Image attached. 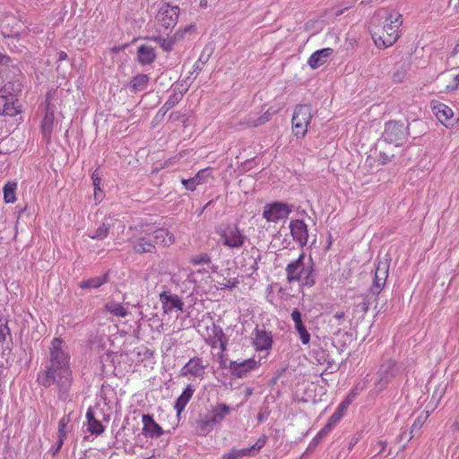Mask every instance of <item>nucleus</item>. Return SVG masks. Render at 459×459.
I'll return each mask as SVG.
<instances>
[{"instance_id": "34", "label": "nucleus", "mask_w": 459, "mask_h": 459, "mask_svg": "<svg viewBox=\"0 0 459 459\" xmlns=\"http://www.w3.org/2000/svg\"><path fill=\"white\" fill-rule=\"evenodd\" d=\"M16 189L17 183L14 181H8L4 186V200L6 204H13L16 202Z\"/></svg>"}, {"instance_id": "32", "label": "nucleus", "mask_w": 459, "mask_h": 459, "mask_svg": "<svg viewBox=\"0 0 459 459\" xmlns=\"http://www.w3.org/2000/svg\"><path fill=\"white\" fill-rule=\"evenodd\" d=\"M105 309L114 316L126 317L129 315L128 308L116 301H108L105 304Z\"/></svg>"}, {"instance_id": "14", "label": "nucleus", "mask_w": 459, "mask_h": 459, "mask_svg": "<svg viewBox=\"0 0 459 459\" xmlns=\"http://www.w3.org/2000/svg\"><path fill=\"white\" fill-rule=\"evenodd\" d=\"M267 439L266 435H262L253 446L242 449H231L229 453L224 454L221 459H240L246 456H254L265 446Z\"/></svg>"}, {"instance_id": "12", "label": "nucleus", "mask_w": 459, "mask_h": 459, "mask_svg": "<svg viewBox=\"0 0 459 459\" xmlns=\"http://www.w3.org/2000/svg\"><path fill=\"white\" fill-rule=\"evenodd\" d=\"M207 364L204 363L202 358H191L180 369V376L192 378H204Z\"/></svg>"}, {"instance_id": "15", "label": "nucleus", "mask_w": 459, "mask_h": 459, "mask_svg": "<svg viewBox=\"0 0 459 459\" xmlns=\"http://www.w3.org/2000/svg\"><path fill=\"white\" fill-rule=\"evenodd\" d=\"M398 373V367L396 363L389 361L381 366L379 368L377 379L374 383L375 388L377 392L382 391L386 387L390 380Z\"/></svg>"}, {"instance_id": "50", "label": "nucleus", "mask_w": 459, "mask_h": 459, "mask_svg": "<svg viewBox=\"0 0 459 459\" xmlns=\"http://www.w3.org/2000/svg\"><path fill=\"white\" fill-rule=\"evenodd\" d=\"M393 156L394 155L390 156L385 152H380L377 160L381 164H386L387 162L391 161Z\"/></svg>"}, {"instance_id": "54", "label": "nucleus", "mask_w": 459, "mask_h": 459, "mask_svg": "<svg viewBox=\"0 0 459 459\" xmlns=\"http://www.w3.org/2000/svg\"><path fill=\"white\" fill-rule=\"evenodd\" d=\"M92 180H93L95 191L100 190V178L95 173H93V175H92Z\"/></svg>"}, {"instance_id": "16", "label": "nucleus", "mask_w": 459, "mask_h": 459, "mask_svg": "<svg viewBox=\"0 0 459 459\" xmlns=\"http://www.w3.org/2000/svg\"><path fill=\"white\" fill-rule=\"evenodd\" d=\"M206 343L212 348H220L221 351H225L228 341L222 328L212 323L211 325L206 327Z\"/></svg>"}, {"instance_id": "63", "label": "nucleus", "mask_w": 459, "mask_h": 459, "mask_svg": "<svg viewBox=\"0 0 459 459\" xmlns=\"http://www.w3.org/2000/svg\"><path fill=\"white\" fill-rule=\"evenodd\" d=\"M351 394H352V395H355V394H356L355 390H352V391H351Z\"/></svg>"}, {"instance_id": "47", "label": "nucleus", "mask_w": 459, "mask_h": 459, "mask_svg": "<svg viewBox=\"0 0 459 459\" xmlns=\"http://www.w3.org/2000/svg\"><path fill=\"white\" fill-rule=\"evenodd\" d=\"M65 438L57 437L56 445L50 449L53 455H56L60 451L65 443Z\"/></svg>"}, {"instance_id": "41", "label": "nucleus", "mask_w": 459, "mask_h": 459, "mask_svg": "<svg viewBox=\"0 0 459 459\" xmlns=\"http://www.w3.org/2000/svg\"><path fill=\"white\" fill-rule=\"evenodd\" d=\"M190 264L194 265H202L206 264L210 265L212 264L211 256L206 253L198 254L193 255L189 259Z\"/></svg>"}, {"instance_id": "53", "label": "nucleus", "mask_w": 459, "mask_h": 459, "mask_svg": "<svg viewBox=\"0 0 459 459\" xmlns=\"http://www.w3.org/2000/svg\"><path fill=\"white\" fill-rule=\"evenodd\" d=\"M238 283V281L236 280V279H230L228 281V282L225 284V287L224 289H233L234 287L237 286V284Z\"/></svg>"}, {"instance_id": "9", "label": "nucleus", "mask_w": 459, "mask_h": 459, "mask_svg": "<svg viewBox=\"0 0 459 459\" xmlns=\"http://www.w3.org/2000/svg\"><path fill=\"white\" fill-rule=\"evenodd\" d=\"M292 212L291 205L281 202H273L264 206L263 218L267 222L277 223L286 220Z\"/></svg>"}, {"instance_id": "36", "label": "nucleus", "mask_w": 459, "mask_h": 459, "mask_svg": "<svg viewBox=\"0 0 459 459\" xmlns=\"http://www.w3.org/2000/svg\"><path fill=\"white\" fill-rule=\"evenodd\" d=\"M109 230V224L103 221L96 230L88 231L87 236L91 239L102 240L108 237Z\"/></svg>"}, {"instance_id": "56", "label": "nucleus", "mask_w": 459, "mask_h": 459, "mask_svg": "<svg viewBox=\"0 0 459 459\" xmlns=\"http://www.w3.org/2000/svg\"><path fill=\"white\" fill-rule=\"evenodd\" d=\"M344 316H345L344 312H342H342H337V313H335V314L333 315V317H334L336 320L340 321V320H342V319H343V318H344Z\"/></svg>"}, {"instance_id": "29", "label": "nucleus", "mask_w": 459, "mask_h": 459, "mask_svg": "<svg viewBox=\"0 0 459 459\" xmlns=\"http://www.w3.org/2000/svg\"><path fill=\"white\" fill-rule=\"evenodd\" d=\"M149 76L144 74H139L134 76L129 84L128 87L132 92H138L144 91L149 83Z\"/></svg>"}, {"instance_id": "52", "label": "nucleus", "mask_w": 459, "mask_h": 459, "mask_svg": "<svg viewBox=\"0 0 459 459\" xmlns=\"http://www.w3.org/2000/svg\"><path fill=\"white\" fill-rule=\"evenodd\" d=\"M374 448L377 450V454H382L385 448H386V442L385 441H378L374 446Z\"/></svg>"}, {"instance_id": "42", "label": "nucleus", "mask_w": 459, "mask_h": 459, "mask_svg": "<svg viewBox=\"0 0 459 459\" xmlns=\"http://www.w3.org/2000/svg\"><path fill=\"white\" fill-rule=\"evenodd\" d=\"M195 79V77L187 76L186 79L173 84L172 89L177 90V91H182V95H185Z\"/></svg>"}, {"instance_id": "1", "label": "nucleus", "mask_w": 459, "mask_h": 459, "mask_svg": "<svg viewBox=\"0 0 459 459\" xmlns=\"http://www.w3.org/2000/svg\"><path fill=\"white\" fill-rule=\"evenodd\" d=\"M70 359L71 356L64 341L58 337L54 338L49 347V359L37 377L38 383L44 387L56 385L58 398L63 401L67 399L73 384Z\"/></svg>"}, {"instance_id": "49", "label": "nucleus", "mask_w": 459, "mask_h": 459, "mask_svg": "<svg viewBox=\"0 0 459 459\" xmlns=\"http://www.w3.org/2000/svg\"><path fill=\"white\" fill-rule=\"evenodd\" d=\"M10 333L9 328L7 325H0V342H4L6 340V335Z\"/></svg>"}, {"instance_id": "18", "label": "nucleus", "mask_w": 459, "mask_h": 459, "mask_svg": "<svg viewBox=\"0 0 459 459\" xmlns=\"http://www.w3.org/2000/svg\"><path fill=\"white\" fill-rule=\"evenodd\" d=\"M160 301L161 302L162 309L165 314L183 310L184 303L177 294H172L169 291H162L160 293Z\"/></svg>"}, {"instance_id": "57", "label": "nucleus", "mask_w": 459, "mask_h": 459, "mask_svg": "<svg viewBox=\"0 0 459 459\" xmlns=\"http://www.w3.org/2000/svg\"><path fill=\"white\" fill-rule=\"evenodd\" d=\"M169 109H165V103L162 105V107L160 108L157 116L160 115L163 117Z\"/></svg>"}, {"instance_id": "28", "label": "nucleus", "mask_w": 459, "mask_h": 459, "mask_svg": "<svg viewBox=\"0 0 459 459\" xmlns=\"http://www.w3.org/2000/svg\"><path fill=\"white\" fill-rule=\"evenodd\" d=\"M156 57L153 48L143 45L137 50V59L141 65H150Z\"/></svg>"}, {"instance_id": "40", "label": "nucleus", "mask_w": 459, "mask_h": 459, "mask_svg": "<svg viewBox=\"0 0 459 459\" xmlns=\"http://www.w3.org/2000/svg\"><path fill=\"white\" fill-rule=\"evenodd\" d=\"M183 97L184 95H182V91H177V90L172 89L170 95L165 101V109H171L174 108Z\"/></svg>"}, {"instance_id": "2", "label": "nucleus", "mask_w": 459, "mask_h": 459, "mask_svg": "<svg viewBox=\"0 0 459 459\" xmlns=\"http://www.w3.org/2000/svg\"><path fill=\"white\" fill-rule=\"evenodd\" d=\"M402 15L388 10L378 11L371 21L370 33L378 48L391 47L398 39Z\"/></svg>"}, {"instance_id": "11", "label": "nucleus", "mask_w": 459, "mask_h": 459, "mask_svg": "<svg viewBox=\"0 0 459 459\" xmlns=\"http://www.w3.org/2000/svg\"><path fill=\"white\" fill-rule=\"evenodd\" d=\"M141 233L152 236L154 245L160 244L163 247H169L175 242V236L172 232L163 228H156L152 224H143Z\"/></svg>"}, {"instance_id": "5", "label": "nucleus", "mask_w": 459, "mask_h": 459, "mask_svg": "<svg viewBox=\"0 0 459 459\" xmlns=\"http://www.w3.org/2000/svg\"><path fill=\"white\" fill-rule=\"evenodd\" d=\"M219 243L231 250L240 249L248 240L244 230L237 225H228L217 230Z\"/></svg>"}, {"instance_id": "45", "label": "nucleus", "mask_w": 459, "mask_h": 459, "mask_svg": "<svg viewBox=\"0 0 459 459\" xmlns=\"http://www.w3.org/2000/svg\"><path fill=\"white\" fill-rule=\"evenodd\" d=\"M209 56H210V54L207 55L206 59L204 61H203V55H201L199 59L194 64L193 71L190 72V74L188 76L191 77L194 74H195V75L194 77H196L199 74V73L202 71L203 65L208 61Z\"/></svg>"}, {"instance_id": "10", "label": "nucleus", "mask_w": 459, "mask_h": 459, "mask_svg": "<svg viewBox=\"0 0 459 459\" xmlns=\"http://www.w3.org/2000/svg\"><path fill=\"white\" fill-rule=\"evenodd\" d=\"M139 226L130 227V230L133 231V237L131 239L133 248L136 253H152L155 250V246L152 236L141 233V227Z\"/></svg>"}, {"instance_id": "48", "label": "nucleus", "mask_w": 459, "mask_h": 459, "mask_svg": "<svg viewBox=\"0 0 459 459\" xmlns=\"http://www.w3.org/2000/svg\"><path fill=\"white\" fill-rule=\"evenodd\" d=\"M65 438L57 437L56 445L50 449L53 455H56L60 451L65 443Z\"/></svg>"}, {"instance_id": "31", "label": "nucleus", "mask_w": 459, "mask_h": 459, "mask_svg": "<svg viewBox=\"0 0 459 459\" xmlns=\"http://www.w3.org/2000/svg\"><path fill=\"white\" fill-rule=\"evenodd\" d=\"M86 419L89 432L95 435L103 433L104 427L101 422L95 418L94 412L91 408L87 410Z\"/></svg>"}, {"instance_id": "21", "label": "nucleus", "mask_w": 459, "mask_h": 459, "mask_svg": "<svg viewBox=\"0 0 459 459\" xmlns=\"http://www.w3.org/2000/svg\"><path fill=\"white\" fill-rule=\"evenodd\" d=\"M388 277V266L386 264H379L375 271L373 283L370 288V292L377 296L383 288L385 286L386 280Z\"/></svg>"}, {"instance_id": "23", "label": "nucleus", "mask_w": 459, "mask_h": 459, "mask_svg": "<svg viewBox=\"0 0 459 459\" xmlns=\"http://www.w3.org/2000/svg\"><path fill=\"white\" fill-rule=\"evenodd\" d=\"M196 27L195 24L191 23L186 25L185 28H179L173 37L162 39L160 46L161 48L169 52L172 49L174 43L177 40H180L186 37V34H192L195 30Z\"/></svg>"}, {"instance_id": "27", "label": "nucleus", "mask_w": 459, "mask_h": 459, "mask_svg": "<svg viewBox=\"0 0 459 459\" xmlns=\"http://www.w3.org/2000/svg\"><path fill=\"white\" fill-rule=\"evenodd\" d=\"M209 175V169H201L195 177L188 179L183 178L181 182L186 190L195 191L197 186L202 185L206 181Z\"/></svg>"}, {"instance_id": "61", "label": "nucleus", "mask_w": 459, "mask_h": 459, "mask_svg": "<svg viewBox=\"0 0 459 459\" xmlns=\"http://www.w3.org/2000/svg\"><path fill=\"white\" fill-rule=\"evenodd\" d=\"M257 420H258V421L262 422L264 420V414H259L258 417H257Z\"/></svg>"}, {"instance_id": "8", "label": "nucleus", "mask_w": 459, "mask_h": 459, "mask_svg": "<svg viewBox=\"0 0 459 459\" xmlns=\"http://www.w3.org/2000/svg\"><path fill=\"white\" fill-rule=\"evenodd\" d=\"M408 134V127L403 123L389 121L385 126L382 137L385 142L400 146L406 141Z\"/></svg>"}, {"instance_id": "64", "label": "nucleus", "mask_w": 459, "mask_h": 459, "mask_svg": "<svg viewBox=\"0 0 459 459\" xmlns=\"http://www.w3.org/2000/svg\"><path fill=\"white\" fill-rule=\"evenodd\" d=\"M363 308H364L365 310H368V307H366V306H363Z\"/></svg>"}, {"instance_id": "33", "label": "nucleus", "mask_w": 459, "mask_h": 459, "mask_svg": "<svg viewBox=\"0 0 459 459\" xmlns=\"http://www.w3.org/2000/svg\"><path fill=\"white\" fill-rule=\"evenodd\" d=\"M271 117L272 116L268 111L264 112L258 117H254L253 116L249 115L243 121H241L240 124L249 127H256L267 123L271 119Z\"/></svg>"}, {"instance_id": "4", "label": "nucleus", "mask_w": 459, "mask_h": 459, "mask_svg": "<svg viewBox=\"0 0 459 459\" xmlns=\"http://www.w3.org/2000/svg\"><path fill=\"white\" fill-rule=\"evenodd\" d=\"M16 85L13 82L5 83L0 90V115L15 117L22 113V108L18 103L15 92Z\"/></svg>"}, {"instance_id": "19", "label": "nucleus", "mask_w": 459, "mask_h": 459, "mask_svg": "<svg viewBox=\"0 0 459 459\" xmlns=\"http://www.w3.org/2000/svg\"><path fill=\"white\" fill-rule=\"evenodd\" d=\"M253 345L257 351H270L273 346L272 333L256 326L254 331Z\"/></svg>"}, {"instance_id": "43", "label": "nucleus", "mask_w": 459, "mask_h": 459, "mask_svg": "<svg viewBox=\"0 0 459 459\" xmlns=\"http://www.w3.org/2000/svg\"><path fill=\"white\" fill-rule=\"evenodd\" d=\"M70 422L69 415H64L58 421V429L56 433V437L60 438H66L67 435V425Z\"/></svg>"}, {"instance_id": "6", "label": "nucleus", "mask_w": 459, "mask_h": 459, "mask_svg": "<svg viewBox=\"0 0 459 459\" xmlns=\"http://www.w3.org/2000/svg\"><path fill=\"white\" fill-rule=\"evenodd\" d=\"M312 119V108L307 104H299L295 107L291 117V127L294 135L303 138Z\"/></svg>"}, {"instance_id": "13", "label": "nucleus", "mask_w": 459, "mask_h": 459, "mask_svg": "<svg viewBox=\"0 0 459 459\" xmlns=\"http://www.w3.org/2000/svg\"><path fill=\"white\" fill-rule=\"evenodd\" d=\"M259 367V362L255 359H247L243 361L231 360L227 368L231 376L237 378L247 377L253 370Z\"/></svg>"}, {"instance_id": "46", "label": "nucleus", "mask_w": 459, "mask_h": 459, "mask_svg": "<svg viewBox=\"0 0 459 459\" xmlns=\"http://www.w3.org/2000/svg\"><path fill=\"white\" fill-rule=\"evenodd\" d=\"M340 420L334 418L331 415V417L328 419L326 424L322 428L324 430H325L328 434L332 431L333 427L339 422Z\"/></svg>"}, {"instance_id": "37", "label": "nucleus", "mask_w": 459, "mask_h": 459, "mask_svg": "<svg viewBox=\"0 0 459 459\" xmlns=\"http://www.w3.org/2000/svg\"><path fill=\"white\" fill-rule=\"evenodd\" d=\"M230 406L224 403H221L212 410V417L218 424H220L224 420L225 416L230 413Z\"/></svg>"}, {"instance_id": "35", "label": "nucleus", "mask_w": 459, "mask_h": 459, "mask_svg": "<svg viewBox=\"0 0 459 459\" xmlns=\"http://www.w3.org/2000/svg\"><path fill=\"white\" fill-rule=\"evenodd\" d=\"M108 281V274L95 276L88 280L82 281L80 283L82 289H96L106 283Z\"/></svg>"}, {"instance_id": "24", "label": "nucleus", "mask_w": 459, "mask_h": 459, "mask_svg": "<svg viewBox=\"0 0 459 459\" xmlns=\"http://www.w3.org/2000/svg\"><path fill=\"white\" fill-rule=\"evenodd\" d=\"M333 49L332 48H325L315 51L308 58L307 65L312 69H316L325 65L328 58L333 55Z\"/></svg>"}, {"instance_id": "26", "label": "nucleus", "mask_w": 459, "mask_h": 459, "mask_svg": "<svg viewBox=\"0 0 459 459\" xmlns=\"http://www.w3.org/2000/svg\"><path fill=\"white\" fill-rule=\"evenodd\" d=\"M195 392V387L189 384L183 390L182 394L177 398L174 409L177 411V415H180L186 409L187 403L192 399Z\"/></svg>"}, {"instance_id": "25", "label": "nucleus", "mask_w": 459, "mask_h": 459, "mask_svg": "<svg viewBox=\"0 0 459 459\" xmlns=\"http://www.w3.org/2000/svg\"><path fill=\"white\" fill-rule=\"evenodd\" d=\"M54 111L48 108L40 126L42 138L47 143H49L51 142V136L54 128Z\"/></svg>"}, {"instance_id": "22", "label": "nucleus", "mask_w": 459, "mask_h": 459, "mask_svg": "<svg viewBox=\"0 0 459 459\" xmlns=\"http://www.w3.org/2000/svg\"><path fill=\"white\" fill-rule=\"evenodd\" d=\"M143 429L142 433L147 437L157 438L163 434L162 428L154 420L150 414L142 416Z\"/></svg>"}, {"instance_id": "30", "label": "nucleus", "mask_w": 459, "mask_h": 459, "mask_svg": "<svg viewBox=\"0 0 459 459\" xmlns=\"http://www.w3.org/2000/svg\"><path fill=\"white\" fill-rule=\"evenodd\" d=\"M433 112L437 118L444 125H446L454 115L453 110L444 103H437L433 106Z\"/></svg>"}, {"instance_id": "20", "label": "nucleus", "mask_w": 459, "mask_h": 459, "mask_svg": "<svg viewBox=\"0 0 459 459\" xmlns=\"http://www.w3.org/2000/svg\"><path fill=\"white\" fill-rule=\"evenodd\" d=\"M290 318L301 343L305 346L308 345L310 343L311 335L303 322L301 312L298 308L293 309L290 314Z\"/></svg>"}, {"instance_id": "58", "label": "nucleus", "mask_w": 459, "mask_h": 459, "mask_svg": "<svg viewBox=\"0 0 459 459\" xmlns=\"http://www.w3.org/2000/svg\"><path fill=\"white\" fill-rule=\"evenodd\" d=\"M199 6L203 9L208 6V0H200Z\"/></svg>"}, {"instance_id": "62", "label": "nucleus", "mask_w": 459, "mask_h": 459, "mask_svg": "<svg viewBox=\"0 0 459 459\" xmlns=\"http://www.w3.org/2000/svg\"><path fill=\"white\" fill-rule=\"evenodd\" d=\"M202 55H203V61H204L207 56H204V53Z\"/></svg>"}, {"instance_id": "39", "label": "nucleus", "mask_w": 459, "mask_h": 459, "mask_svg": "<svg viewBox=\"0 0 459 459\" xmlns=\"http://www.w3.org/2000/svg\"><path fill=\"white\" fill-rule=\"evenodd\" d=\"M217 425L218 423L212 416L203 418L198 423L200 430L205 434L211 432Z\"/></svg>"}, {"instance_id": "44", "label": "nucleus", "mask_w": 459, "mask_h": 459, "mask_svg": "<svg viewBox=\"0 0 459 459\" xmlns=\"http://www.w3.org/2000/svg\"><path fill=\"white\" fill-rule=\"evenodd\" d=\"M351 403V400L350 398H346L344 401H342L337 407V409L335 410V411L332 414V416H333L334 418H336L337 420H341L343 416H344V413H345V411L347 410V408L349 407Z\"/></svg>"}, {"instance_id": "59", "label": "nucleus", "mask_w": 459, "mask_h": 459, "mask_svg": "<svg viewBox=\"0 0 459 459\" xmlns=\"http://www.w3.org/2000/svg\"><path fill=\"white\" fill-rule=\"evenodd\" d=\"M358 442V438H352L351 441L350 442V445H349V450H351L353 448V446L357 444Z\"/></svg>"}, {"instance_id": "51", "label": "nucleus", "mask_w": 459, "mask_h": 459, "mask_svg": "<svg viewBox=\"0 0 459 459\" xmlns=\"http://www.w3.org/2000/svg\"><path fill=\"white\" fill-rule=\"evenodd\" d=\"M454 80H455L454 84H449L446 86L447 91H456L457 89H459V73L455 76Z\"/></svg>"}, {"instance_id": "55", "label": "nucleus", "mask_w": 459, "mask_h": 459, "mask_svg": "<svg viewBox=\"0 0 459 459\" xmlns=\"http://www.w3.org/2000/svg\"><path fill=\"white\" fill-rule=\"evenodd\" d=\"M66 58H67V54L65 51L61 50L57 53V61H59V62L64 61Z\"/></svg>"}, {"instance_id": "17", "label": "nucleus", "mask_w": 459, "mask_h": 459, "mask_svg": "<svg viewBox=\"0 0 459 459\" xmlns=\"http://www.w3.org/2000/svg\"><path fill=\"white\" fill-rule=\"evenodd\" d=\"M293 240L301 247L307 245L308 239L307 225L302 220H291L289 225Z\"/></svg>"}, {"instance_id": "3", "label": "nucleus", "mask_w": 459, "mask_h": 459, "mask_svg": "<svg viewBox=\"0 0 459 459\" xmlns=\"http://www.w3.org/2000/svg\"><path fill=\"white\" fill-rule=\"evenodd\" d=\"M286 278L288 282L298 281L301 286L312 287L316 283V273L313 263L305 264V255L301 253L299 256L290 262L286 266Z\"/></svg>"}, {"instance_id": "7", "label": "nucleus", "mask_w": 459, "mask_h": 459, "mask_svg": "<svg viewBox=\"0 0 459 459\" xmlns=\"http://www.w3.org/2000/svg\"><path fill=\"white\" fill-rule=\"evenodd\" d=\"M179 13L178 6L168 3L163 4L155 16L156 30L160 32L170 30L177 24Z\"/></svg>"}, {"instance_id": "60", "label": "nucleus", "mask_w": 459, "mask_h": 459, "mask_svg": "<svg viewBox=\"0 0 459 459\" xmlns=\"http://www.w3.org/2000/svg\"><path fill=\"white\" fill-rule=\"evenodd\" d=\"M8 59V57L5 55H3L0 53V64L5 63V61Z\"/></svg>"}, {"instance_id": "38", "label": "nucleus", "mask_w": 459, "mask_h": 459, "mask_svg": "<svg viewBox=\"0 0 459 459\" xmlns=\"http://www.w3.org/2000/svg\"><path fill=\"white\" fill-rule=\"evenodd\" d=\"M327 435H329L325 430L321 429L316 435L312 438V440L309 442L306 451L302 455L304 456L305 455L313 452L318 444L323 440L324 437H325Z\"/></svg>"}]
</instances>
